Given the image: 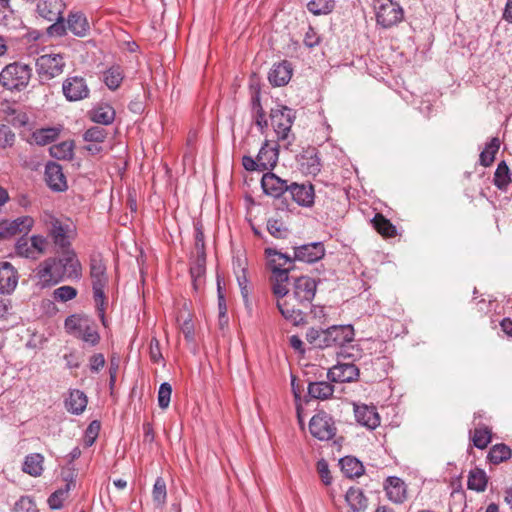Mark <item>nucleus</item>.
I'll use <instances>...</instances> for the list:
<instances>
[{
  "instance_id": "1",
  "label": "nucleus",
  "mask_w": 512,
  "mask_h": 512,
  "mask_svg": "<svg viewBox=\"0 0 512 512\" xmlns=\"http://www.w3.org/2000/svg\"><path fill=\"white\" fill-rule=\"evenodd\" d=\"M285 288L287 293L282 299L285 298L289 312L285 311L286 308H281L279 305H276L279 312L283 318L293 325L304 324L305 315L301 307L311 303L314 299L317 290L316 281L308 276H300L296 277L292 284L290 283V279L285 282Z\"/></svg>"
},
{
  "instance_id": "2",
  "label": "nucleus",
  "mask_w": 512,
  "mask_h": 512,
  "mask_svg": "<svg viewBox=\"0 0 512 512\" xmlns=\"http://www.w3.org/2000/svg\"><path fill=\"white\" fill-rule=\"evenodd\" d=\"M265 255L268 260V267L271 270L270 283L271 290L276 298V305L281 308H287L285 298L283 296L287 293L285 288V282L289 280V271L291 264L294 261V257L291 258L289 255L281 253L273 248H266ZM289 312L288 309L285 310Z\"/></svg>"
},
{
  "instance_id": "3",
  "label": "nucleus",
  "mask_w": 512,
  "mask_h": 512,
  "mask_svg": "<svg viewBox=\"0 0 512 512\" xmlns=\"http://www.w3.org/2000/svg\"><path fill=\"white\" fill-rule=\"evenodd\" d=\"M251 90V105L252 109L255 112V123L258 127L263 128L268 125L271 128H292L295 112L293 109L277 105L275 108H272L270 111L269 123L266 119H264V114L260 105V87L258 83L250 84Z\"/></svg>"
},
{
  "instance_id": "4",
  "label": "nucleus",
  "mask_w": 512,
  "mask_h": 512,
  "mask_svg": "<svg viewBox=\"0 0 512 512\" xmlns=\"http://www.w3.org/2000/svg\"><path fill=\"white\" fill-rule=\"evenodd\" d=\"M90 278L96 311L102 324L106 326L105 309L107 298L105 288L108 285V275L106 264L100 254H93L90 258Z\"/></svg>"
},
{
  "instance_id": "5",
  "label": "nucleus",
  "mask_w": 512,
  "mask_h": 512,
  "mask_svg": "<svg viewBox=\"0 0 512 512\" xmlns=\"http://www.w3.org/2000/svg\"><path fill=\"white\" fill-rule=\"evenodd\" d=\"M32 78V68L23 62L7 64L0 72V85L10 92L24 91Z\"/></svg>"
},
{
  "instance_id": "6",
  "label": "nucleus",
  "mask_w": 512,
  "mask_h": 512,
  "mask_svg": "<svg viewBox=\"0 0 512 512\" xmlns=\"http://www.w3.org/2000/svg\"><path fill=\"white\" fill-rule=\"evenodd\" d=\"M0 119L12 126H34L37 124L36 111L27 106H22L14 101L3 100L0 102Z\"/></svg>"
},
{
  "instance_id": "7",
  "label": "nucleus",
  "mask_w": 512,
  "mask_h": 512,
  "mask_svg": "<svg viewBox=\"0 0 512 512\" xmlns=\"http://www.w3.org/2000/svg\"><path fill=\"white\" fill-rule=\"evenodd\" d=\"M66 331L88 343L91 346H95L100 341V335L96 330L93 321L84 315H70L65 320Z\"/></svg>"
},
{
  "instance_id": "8",
  "label": "nucleus",
  "mask_w": 512,
  "mask_h": 512,
  "mask_svg": "<svg viewBox=\"0 0 512 512\" xmlns=\"http://www.w3.org/2000/svg\"><path fill=\"white\" fill-rule=\"evenodd\" d=\"M376 22L387 29L399 24L404 18L403 8L393 0H375Z\"/></svg>"
},
{
  "instance_id": "9",
  "label": "nucleus",
  "mask_w": 512,
  "mask_h": 512,
  "mask_svg": "<svg viewBox=\"0 0 512 512\" xmlns=\"http://www.w3.org/2000/svg\"><path fill=\"white\" fill-rule=\"evenodd\" d=\"M35 67L42 81L52 80L64 72L65 55L61 53L43 54L36 59Z\"/></svg>"
},
{
  "instance_id": "10",
  "label": "nucleus",
  "mask_w": 512,
  "mask_h": 512,
  "mask_svg": "<svg viewBox=\"0 0 512 512\" xmlns=\"http://www.w3.org/2000/svg\"><path fill=\"white\" fill-rule=\"evenodd\" d=\"M41 220L47 227L55 245L63 249L70 246V234L72 233L70 224L62 222L50 212H44Z\"/></svg>"
},
{
  "instance_id": "11",
  "label": "nucleus",
  "mask_w": 512,
  "mask_h": 512,
  "mask_svg": "<svg viewBox=\"0 0 512 512\" xmlns=\"http://www.w3.org/2000/svg\"><path fill=\"white\" fill-rule=\"evenodd\" d=\"M36 277L42 287H50L58 284L66 278L61 262L58 258H47L41 262L36 269Z\"/></svg>"
},
{
  "instance_id": "12",
  "label": "nucleus",
  "mask_w": 512,
  "mask_h": 512,
  "mask_svg": "<svg viewBox=\"0 0 512 512\" xmlns=\"http://www.w3.org/2000/svg\"><path fill=\"white\" fill-rule=\"evenodd\" d=\"M309 430L313 437L321 441H328L336 434L335 423L325 412H319L311 418Z\"/></svg>"
},
{
  "instance_id": "13",
  "label": "nucleus",
  "mask_w": 512,
  "mask_h": 512,
  "mask_svg": "<svg viewBox=\"0 0 512 512\" xmlns=\"http://www.w3.org/2000/svg\"><path fill=\"white\" fill-rule=\"evenodd\" d=\"M62 92L69 102L86 99L90 94L86 80L81 76L67 77L62 83Z\"/></svg>"
},
{
  "instance_id": "14",
  "label": "nucleus",
  "mask_w": 512,
  "mask_h": 512,
  "mask_svg": "<svg viewBox=\"0 0 512 512\" xmlns=\"http://www.w3.org/2000/svg\"><path fill=\"white\" fill-rule=\"evenodd\" d=\"M34 225L31 216H21L11 221L0 224V237L9 238L20 233H28Z\"/></svg>"
},
{
  "instance_id": "15",
  "label": "nucleus",
  "mask_w": 512,
  "mask_h": 512,
  "mask_svg": "<svg viewBox=\"0 0 512 512\" xmlns=\"http://www.w3.org/2000/svg\"><path fill=\"white\" fill-rule=\"evenodd\" d=\"M325 255V248L322 242H313L294 248V260L314 263Z\"/></svg>"
},
{
  "instance_id": "16",
  "label": "nucleus",
  "mask_w": 512,
  "mask_h": 512,
  "mask_svg": "<svg viewBox=\"0 0 512 512\" xmlns=\"http://www.w3.org/2000/svg\"><path fill=\"white\" fill-rule=\"evenodd\" d=\"M328 379L332 382H352L359 376V369L352 363H338L328 370Z\"/></svg>"
},
{
  "instance_id": "17",
  "label": "nucleus",
  "mask_w": 512,
  "mask_h": 512,
  "mask_svg": "<svg viewBox=\"0 0 512 512\" xmlns=\"http://www.w3.org/2000/svg\"><path fill=\"white\" fill-rule=\"evenodd\" d=\"M45 181L48 187L53 191L62 192L68 187L62 167L55 162H49L46 164Z\"/></svg>"
},
{
  "instance_id": "18",
  "label": "nucleus",
  "mask_w": 512,
  "mask_h": 512,
  "mask_svg": "<svg viewBox=\"0 0 512 512\" xmlns=\"http://www.w3.org/2000/svg\"><path fill=\"white\" fill-rule=\"evenodd\" d=\"M354 414L356 421L368 429H375L380 425V416L374 406L355 404Z\"/></svg>"
},
{
  "instance_id": "19",
  "label": "nucleus",
  "mask_w": 512,
  "mask_h": 512,
  "mask_svg": "<svg viewBox=\"0 0 512 512\" xmlns=\"http://www.w3.org/2000/svg\"><path fill=\"white\" fill-rule=\"evenodd\" d=\"M261 186L265 194L278 198L289 190L290 185L275 174L266 173L261 179Z\"/></svg>"
},
{
  "instance_id": "20",
  "label": "nucleus",
  "mask_w": 512,
  "mask_h": 512,
  "mask_svg": "<svg viewBox=\"0 0 512 512\" xmlns=\"http://www.w3.org/2000/svg\"><path fill=\"white\" fill-rule=\"evenodd\" d=\"M18 284V273L9 262L0 263V293L10 294Z\"/></svg>"
},
{
  "instance_id": "21",
  "label": "nucleus",
  "mask_w": 512,
  "mask_h": 512,
  "mask_svg": "<svg viewBox=\"0 0 512 512\" xmlns=\"http://www.w3.org/2000/svg\"><path fill=\"white\" fill-rule=\"evenodd\" d=\"M292 199L300 206L310 207L314 203V188L312 184L292 183L289 186Z\"/></svg>"
},
{
  "instance_id": "22",
  "label": "nucleus",
  "mask_w": 512,
  "mask_h": 512,
  "mask_svg": "<svg viewBox=\"0 0 512 512\" xmlns=\"http://www.w3.org/2000/svg\"><path fill=\"white\" fill-rule=\"evenodd\" d=\"M63 272L68 279H79L82 275V266L73 250H65L60 258Z\"/></svg>"
},
{
  "instance_id": "23",
  "label": "nucleus",
  "mask_w": 512,
  "mask_h": 512,
  "mask_svg": "<svg viewBox=\"0 0 512 512\" xmlns=\"http://www.w3.org/2000/svg\"><path fill=\"white\" fill-rule=\"evenodd\" d=\"M66 4L63 0H41L37 4V13L43 19L52 22L63 15Z\"/></svg>"
},
{
  "instance_id": "24",
  "label": "nucleus",
  "mask_w": 512,
  "mask_h": 512,
  "mask_svg": "<svg viewBox=\"0 0 512 512\" xmlns=\"http://www.w3.org/2000/svg\"><path fill=\"white\" fill-rule=\"evenodd\" d=\"M292 66L288 61H282L274 64L268 74V79L273 86H284L292 77Z\"/></svg>"
},
{
  "instance_id": "25",
  "label": "nucleus",
  "mask_w": 512,
  "mask_h": 512,
  "mask_svg": "<svg viewBox=\"0 0 512 512\" xmlns=\"http://www.w3.org/2000/svg\"><path fill=\"white\" fill-rule=\"evenodd\" d=\"M68 30L77 37H85L90 31L87 17L82 12H71L67 17Z\"/></svg>"
},
{
  "instance_id": "26",
  "label": "nucleus",
  "mask_w": 512,
  "mask_h": 512,
  "mask_svg": "<svg viewBox=\"0 0 512 512\" xmlns=\"http://www.w3.org/2000/svg\"><path fill=\"white\" fill-rule=\"evenodd\" d=\"M385 490L388 498L394 503H403L407 498L406 485L398 477H389L386 480Z\"/></svg>"
},
{
  "instance_id": "27",
  "label": "nucleus",
  "mask_w": 512,
  "mask_h": 512,
  "mask_svg": "<svg viewBox=\"0 0 512 512\" xmlns=\"http://www.w3.org/2000/svg\"><path fill=\"white\" fill-rule=\"evenodd\" d=\"M331 333V328L328 327L324 330H318L315 328H310L307 331L306 339L307 341L313 345L315 348L325 349L329 347H334L333 338Z\"/></svg>"
},
{
  "instance_id": "28",
  "label": "nucleus",
  "mask_w": 512,
  "mask_h": 512,
  "mask_svg": "<svg viewBox=\"0 0 512 512\" xmlns=\"http://www.w3.org/2000/svg\"><path fill=\"white\" fill-rule=\"evenodd\" d=\"M106 136L105 130H85L83 134V139L86 142L84 149L92 155L100 153Z\"/></svg>"
},
{
  "instance_id": "29",
  "label": "nucleus",
  "mask_w": 512,
  "mask_h": 512,
  "mask_svg": "<svg viewBox=\"0 0 512 512\" xmlns=\"http://www.w3.org/2000/svg\"><path fill=\"white\" fill-rule=\"evenodd\" d=\"M90 119L97 124L101 125H110L115 119V110L114 108L107 104L101 103L94 107L90 112Z\"/></svg>"
},
{
  "instance_id": "30",
  "label": "nucleus",
  "mask_w": 512,
  "mask_h": 512,
  "mask_svg": "<svg viewBox=\"0 0 512 512\" xmlns=\"http://www.w3.org/2000/svg\"><path fill=\"white\" fill-rule=\"evenodd\" d=\"M300 166L303 173L307 175H317L321 170V162L318 153L314 148L308 149L301 156Z\"/></svg>"
},
{
  "instance_id": "31",
  "label": "nucleus",
  "mask_w": 512,
  "mask_h": 512,
  "mask_svg": "<svg viewBox=\"0 0 512 512\" xmlns=\"http://www.w3.org/2000/svg\"><path fill=\"white\" fill-rule=\"evenodd\" d=\"M331 335L334 346H344L354 340V328L352 325H332Z\"/></svg>"
},
{
  "instance_id": "32",
  "label": "nucleus",
  "mask_w": 512,
  "mask_h": 512,
  "mask_svg": "<svg viewBox=\"0 0 512 512\" xmlns=\"http://www.w3.org/2000/svg\"><path fill=\"white\" fill-rule=\"evenodd\" d=\"M346 502L353 512L364 511L367 506V498L360 488L351 487L345 495Z\"/></svg>"
},
{
  "instance_id": "33",
  "label": "nucleus",
  "mask_w": 512,
  "mask_h": 512,
  "mask_svg": "<svg viewBox=\"0 0 512 512\" xmlns=\"http://www.w3.org/2000/svg\"><path fill=\"white\" fill-rule=\"evenodd\" d=\"M44 456L40 453H32L25 457L22 470L33 477H38L43 472Z\"/></svg>"
},
{
  "instance_id": "34",
  "label": "nucleus",
  "mask_w": 512,
  "mask_h": 512,
  "mask_svg": "<svg viewBox=\"0 0 512 512\" xmlns=\"http://www.w3.org/2000/svg\"><path fill=\"white\" fill-rule=\"evenodd\" d=\"M31 133L24 136L30 144L45 146L56 140L59 130H29Z\"/></svg>"
},
{
  "instance_id": "35",
  "label": "nucleus",
  "mask_w": 512,
  "mask_h": 512,
  "mask_svg": "<svg viewBox=\"0 0 512 512\" xmlns=\"http://www.w3.org/2000/svg\"><path fill=\"white\" fill-rule=\"evenodd\" d=\"M87 406V397L80 390H72L66 400V408L75 415L81 414Z\"/></svg>"
},
{
  "instance_id": "36",
  "label": "nucleus",
  "mask_w": 512,
  "mask_h": 512,
  "mask_svg": "<svg viewBox=\"0 0 512 512\" xmlns=\"http://www.w3.org/2000/svg\"><path fill=\"white\" fill-rule=\"evenodd\" d=\"M343 474L348 478L359 477L364 473L363 464L355 457L346 456L339 462Z\"/></svg>"
},
{
  "instance_id": "37",
  "label": "nucleus",
  "mask_w": 512,
  "mask_h": 512,
  "mask_svg": "<svg viewBox=\"0 0 512 512\" xmlns=\"http://www.w3.org/2000/svg\"><path fill=\"white\" fill-rule=\"evenodd\" d=\"M123 79L124 71L119 65H112L103 72V81L110 90L118 89Z\"/></svg>"
},
{
  "instance_id": "38",
  "label": "nucleus",
  "mask_w": 512,
  "mask_h": 512,
  "mask_svg": "<svg viewBox=\"0 0 512 512\" xmlns=\"http://www.w3.org/2000/svg\"><path fill=\"white\" fill-rule=\"evenodd\" d=\"M334 393L333 386L326 381L311 382L308 385V394L319 400H326Z\"/></svg>"
},
{
  "instance_id": "39",
  "label": "nucleus",
  "mask_w": 512,
  "mask_h": 512,
  "mask_svg": "<svg viewBox=\"0 0 512 512\" xmlns=\"http://www.w3.org/2000/svg\"><path fill=\"white\" fill-rule=\"evenodd\" d=\"M487 476L484 470L475 468L469 472L467 486L470 490L482 492L487 486Z\"/></svg>"
},
{
  "instance_id": "40",
  "label": "nucleus",
  "mask_w": 512,
  "mask_h": 512,
  "mask_svg": "<svg viewBox=\"0 0 512 512\" xmlns=\"http://www.w3.org/2000/svg\"><path fill=\"white\" fill-rule=\"evenodd\" d=\"M511 182V174L509 167L502 161L498 164L497 169L494 173V184L500 190H506L507 186Z\"/></svg>"
},
{
  "instance_id": "41",
  "label": "nucleus",
  "mask_w": 512,
  "mask_h": 512,
  "mask_svg": "<svg viewBox=\"0 0 512 512\" xmlns=\"http://www.w3.org/2000/svg\"><path fill=\"white\" fill-rule=\"evenodd\" d=\"M499 147L500 141L498 138H493L489 143H487L483 151L480 153V164L484 167L490 166L495 159V155L498 152Z\"/></svg>"
},
{
  "instance_id": "42",
  "label": "nucleus",
  "mask_w": 512,
  "mask_h": 512,
  "mask_svg": "<svg viewBox=\"0 0 512 512\" xmlns=\"http://www.w3.org/2000/svg\"><path fill=\"white\" fill-rule=\"evenodd\" d=\"M374 228L384 237H394L396 235L395 226L383 215L377 214L372 220Z\"/></svg>"
},
{
  "instance_id": "43",
  "label": "nucleus",
  "mask_w": 512,
  "mask_h": 512,
  "mask_svg": "<svg viewBox=\"0 0 512 512\" xmlns=\"http://www.w3.org/2000/svg\"><path fill=\"white\" fill-rule=\"evenodd\" d=\"M511 449L505 444L494 445L489 453L488 460L493 464H499L511 457Z\"/></svg>"
},
{
  "instance_id": "44",
  "label": "nucleus",
  "mask_w": 512,
  "mask_h": 512,
  "mask_svg": "<svg viewBox=\"0 0 512 512\" xmlns=\"http://www.w3.org/2000/svg\"><path fill=\"white\" fill-rule=\"evenodd\" d=\"M264 155H265V152H259L256 159H254L250 156H244L242 159V164H243L244 168L248 171H254V170L264 171V170L269 169V165L271 162L264 163V160H265Z\"/></svg>"
},
{
  "instance_id": "45",
  "label": "nucleus",
  "mask_w": 512,
  "mask_h": 512,
  "mask_svg": "<svg viewBox=\"0 0 512 512\" xmlns=\"http://www.w3.org/2000/svg\"><path fill=\"white\" fill-rule=\"evenodd\" d=\"M471 439L475 447L484 449L491 442V431L487 427L475 428Z\"/></svg>"
},
{
  "instance_id": "46",
  "label": "nucleus",
  "mask_w": 512,
  "mask_h": 512,
  "mask_svg": "<svg viewBox=\"0 0 512 512\" xmlns=\"http://www.w3.org/2000/svg\"><path fill=\"white\" fill-rule=\"evenodd\" d=\"M50 155L57 159H69L73 155L72 142L64 141L49 148Z\"/></svg>"
},
{
  "instance_id": "47",
  "label": "nucleus",
  "mask_w": 512,
  "mask_h": 512,
  "mask_svg": "<svg viewBox=\"0 0 512 512\" xmlns=\"http://www.w3.org/2000/svg\"><path fill=\"white\" fill-rule=\"evenodd\" d=\"M153 501L157 506H163L166 502L167 490L166 483L162 477L155 480L152 490Z\"/></svg>"
},
{
  "instance_id": "48",
  "label": "nucleus",
  "mask_w": 512,
  "mask_h": 512,
  "mask_svg": "<svg viewBox=\"0 0 512 512\" xmlns=\"http://www.w3.org/2000/svg\"><path fill=\"white\" fill-rule=\"evenodd\" d=\"M307 7L314 15L327 14L334 8V0H311Z\"/></svg>"
},
{
  "instance_id": "49",
  "label": "nucleus",
  "mask_w": 512,
  "mask_h": 512,
  "mask_svg": "<svg viewBox=\"0 0 512 512\" xmlns=\"http://www.w3.org/2000/svg\"><path fill=\"white\" fill-rule=\"evenodd\" d=\"M70 486V483H67L65 488L58 489L49 496L48 504L51 509L57 510L63 507V502L66 500L68 496Z\"/></svg>"
},
{
  "instance_id": "50",
  "label": "nucleus",
  "mask_w": 512,
  "mask_h": 512,
  "mask_svg": "<svg viewBox=\"0 0 512 512\" xmlns=\"http://www.w3.org/2000/svg\"><path fill=\"white\" fill-rule=\"evenodd\" d=\"M77 290L68 285H64L56 288L53 291V298L58 302H67L74 299L77 296Z\"/></svg>"
},
{
  "instance_id": "51",
  "label": "nucleus",
  "mask_w": 512,
  "mask_h": 512,
  "mask_svg": "<svg viewBox=\"0 0 512 512\" xmlns=\"http://www.w3.org/2000/svg\"><path fill=\"white\" fill-rule=\"evenodd\" d=\"M276 135V147L289 149L295 140V135L291 130H273Z\"/></svg>"
},
{
  "instance_id": "52",
  "label": "nucleus",
  "mask_w": 512,
  "mask_h": 512,
  "mask_svg": "<svg viewBox=\"0 0 512 512\" xmlns=\"http://www.w3.org/2000/svg\"><path fill=\"white\" fill-rule=\"evenodd\" d=\"M31 246L32 245L29 239H27L26 237H21L16 242V253L21 257L37 259Z\"/></svg>"
},
{
  "instance_id": "53",
  "label": "nucleus",
  "mask_w": 512,
  "mask_h": 512,
  "mask_svg": "<svg viewBox=\"0 0 512 512\" xmlns=\"http://www.w3.org/2000/svg\"><path fill=\"white\" fill-rule=\"evenodd\" d=\"M54 23L47 28V34L50 37H63L67 34L68 27L65 25L63 15L53 20Z\"/></svg>"
},
{
  "instance_id": "54",
  "label": "nucleus",
  "mask_w": 512,
  "mask_h": 512,
  "mask_svg": "<svg viewBox=\"0 0 512 512\" xmlns=\"http://www.w3.org/2000/svg\"><path fill=\"white\" fill-rule=\"evenodd\" d=\"M172 394V387L169 383L164 382L160 385L158 390V405L161 409H167L170 404Z\"/></svg>"
},
{
  "instance_id": "55",
  "label": "nucleus",
  "mask_w": 512,
  "mask_h": 512,
  "mask_svg": "<svg viewBox=\"0 0 512 512\" xmlns=\"http://www.w3.org/2000/svg\"><path fill=\"white\" fill-rule=\"evenodd\" d=\"M239 268H240L239 271L236 272L237 282H238L242 297L247 302L248 296H249V287H248L249 280L247 277V271L244 267H241L240 264H239Z\"/></svg>"
},
{
  "instance_id": "56",
  "label": "nucleus",
  "mask_w": 512,
  "mask_h": 512,
  "mask_svg": "<svg viewBox=\"0 0 512 512\" xmlns=\"http://www.w3.org/2000/svg\"><path fill=\"white\" fill-rule=\"evenodd\" d=\"M13 512H38L35 502L29 496H22L14 505Z\"/></svg>"
},
{
  "instance_id": "57",
  "label": "nucleus",
  "mask_w": 512,
  "mask_h": 512,
  "mask_svg": "<svg viewBox=\"0 0 512 512\" xmlns=\"http://www.w3.org/2000/svg\"><path fill=\"white\" fill-rule=\"evenodd\" d=\"M267 229L275 238H285L287 235V228L277 219H269L267 222Z\"/></svg>"
},
{
  "instance_id": "58",
  "label": "nucleus",
  "mask_w": 512,
  "mask_h": 512,
  "mask_svg": "<svg viewBox=\"0 0 512 512\" xmlns=\"http://www.w3.org/2000/svg\"><path fill=\"white\" fill-rule=\"evenodd\" d=\"M277 147L270 145V140H266L259 152H265L264 163L271 162L269 168H273L277 162Z\"/></svg>"
},
{
  "instance_id": "59",
  "label": "nucleus",
  "mask_w": 512,
  "mask_h": 512,
  "mask_svg": "<svg viewBox=\"0 0 512 512\" xmlns=\"http://www.w3.org/2000/svg\"><path fill=\"white\" fill-rule=\"evenodd\" d=\"M31 247L34 251L36 258H38L41 254H43L46 251V247L48 244L47 239L42 235H33L30 238Z\"/></svg>"
},
{
  "instance_id": "60",
  "label": "nucleus",
  "mask_w": 512,
  "mask_h": 512,
  "mask_svg": "<svg viewBox=\"0 0 512 512\" xmlns=\"http://www.w3.org/2000/svg\"><path fill=\"white\" fill-rule=\"evenodd\" d=\"M99 429H100V424L97 421H93L92 423H90V425L88 426V428L86 430V435H85V440H84L86 446L90 447L94 444V442L98 436Z\"/></svg>"
},
{
  "instance_id": "61",
  "label": "nucleus",
  "mask_w": 512,
  "mask_h": 512,
  "mask_svg": "<svg viewBox=\"0 0 512 512\" xmlns=\"http://www.w3.org/2000/svg\"><path fill=\"white\" fill-rule=\"evenodd\" d=\"M317 471L319 473L321 481L325 485L331 484L332 477L330 475V470H329L328 464L324 459H321L317 462Z\"/></svg>"
},
{
  "instance_id": "62",
  "label": "nucleus",
  "mask_w": 512,
  "mask_h": 512,
  "mask_svg": "<svg viewBox=\"0 0 512 512\" xmlns=\"http://www.w3.org/2000/svg\"><path fill=\"white\" fill-rule=\"evenodd\" d=\"M105 365L104 355L101 353L94 354L90 357L89 367L92 372H99Z\"/></svg>"
},
{
  "instance_id": "63",
  "label": "nucleus",
  "mask_w": 512,
  "mask_h": 512,
  "mask_svg": "<svg viewBox=\"0 0 512 512\" xmlns=\"http://www.w3.org/2000/svg\"><path fill=\"white\" fill-rule=\"evenodd\" d=\"M150 358L153 362L158 363L162 359L159 341L153 338L150 342Z\"/></svg>"
},
{
  "instance_id": "64",
  "label": "nucleus",
  "mask_w": 512,
  "mask_h": 512,
  "mask_svg": "<svg viewBox=\"0 0 512 512\" xmlns=\"http://www.w3.org/2000/svg\"><path fill=\"white\" fill-rule=\"evenodd\" d=\"M180 329H181L182 333L184 334L185 338L188 341H192L193 340V337H194V326H193V323H192L191 319L185 320L181 324Z\"/></svg>"
}]
</instances>
